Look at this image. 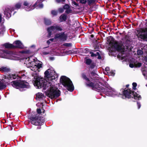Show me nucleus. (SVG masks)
Instances as JSON below:
<instances>
[{
    "instance_id": "412c9836",
    "label": "nucleus",
    "mask_w": 147,
    "mask_h": 147,
    "mask_svg": "<svg viewBox=\"0 0 147 147\" xmlns=\"http://www.w3.org/2000/svg\"><path fill=\"white\" fill-rule=\"evenodd\" d=\"M67 16L65 13L62 14L59 17V21L60 22L65 21L67 19Z\"/></svg>"
},
{
    "instance_id": "9d476101",
    "label": "nucleus",
    "mask_w": 147,
    "mask_h": 147,
    "mask_svg": "<svg viewBox=\"0 0 147 147\" xmlns=\"http://www.w3.org/2000/svg\"><path fill=\"white\" fill-rule=\"evenodd\" d=\"M136 34L137 37L141 40L147 41V28L145 29H140L136 30Z\"/></svg>"
},
{
    "instance_id": "0eeeda50",
    "label": "nucleus",
    "mask_w": 147,
    "mask_h": 147,
    "mask_svg": "<svg viewBox=\"0 0 147 147\" xmlns=\"http://www.w3.org/2000/svg\"><path fill=\"white\" fill-rule=\"evenodd\" d=\"M22 4L21 2L17 3L15 7H8L5 8L4 11V14L7 18H9L11 16V13L15 9H18L20 8Z\"/></svg>"
},
{
    "instance_id": "6e6552de",
    "label": "nucleus",
    "mask_w": 147,
    "mask_h": 147,
    "mask_svg": "<svg viewBox=\"0 0 147 147\" xmlns=\"http://www.w3.org/2000/svg\"><path fill=\"white\" fill-rule=\"evenodd\" d=\"M63 30V28L61 25L55 24L53 26L48 27L47 31L48 33L47 36L49 38L52 35V32L55 33L58 31H61Z\"/></svg>"
},
{
    "instance_id": "a878e982",
    "label": "nucleus",
    "mask_w": 147,
    "mask_h": 147,
    "mask_svg": "<svg viewBox=\"0 0 147 147\" xmlns=\"http://www.w3.org/2000/svg\"><path fill=\"white\" fill-rule=\"evenodd\" d=\"M5 31V28L4 26H3L0 29V36L3 35L4 32Z\"/></svg>"
},
{
    "instance_id": "f03ea898",
    "label": "nucleus",
    "mask_w": 147,
    "mask_h": 147,
    "mask_svg": "<svg viewBox=\"0 0 147 147\" xmlns=\"http://www.w3.org/2000/svg\"><path fill=\"white\" fill-rule=\"evenodd\" d=\"M82 76L86 82L87 86L91 87L92 89L98 92H104L109 96L114 97L118 95V93L114 88L110 86L104 87L102 86H104L105 84L104 80L102 78L96 77L95 79L91 78L90 80L84 74H83Z\"/></svg>"
},
{
    "instance_id": "dca6fc26",
    "label": "nucleus",
    "mask_w": 147,
    "mask_h": 147,
    "mask_svg": "<svg viewBox=\"0 0 147 147\" xmlns=\"http://www.w3.org/2000/svg\"><path fill=\"white\" fill-rule=\"evenodd\" d=\"M64 9L66 10L65 13L67 14L72 13L73 11L70 7V6L68 4H66L63 6Z\"/></svg>"
},
{
    "instance_id": "72a5a7b5",
    "label": "nucleus",
    "mask_w": 147,
    "mask_h": 147,
    "mask_svg": "<svg viewBox=\"0 0 147 147\" xmlns=\"http://www.w3.org/2000/svg\"><path fill=\"white\" fill-rule=\"evenodd\" d=\"M133 88L135 90L136 89V87L137 86V84L136 83L134 82L132 84Z\"/></svg>"
},
{
    "instance_id": "f3484780",
    "label": "nucleus",
    "mask_w": 147,
    "mask_h": 147,
    "mask_svg": "<svg viewBox=\"0 0 147 147\" xmlns=\"http://www.w3.org/2000/svg\"><path fill=\"white\" fill-rule=\"evenodd\" d=\"M44 0H38L36 3L34 4V6L36 5L37 8H42L43 7V5L42 3Z\"/></svg>"
},
{
    "instance_id": "9b49d317",
    "label": "nucleus",
    "mask_w": 147,
    "mask_h": 147,
    "mask_svg": "<svg viewBox=\"0 0 147 147\" xmlns=\"http://www.w3.org/2000/svg\"><path fill=\"white\" fill-rule=\"evenodd\" d=\"M67 35L64 32H62L57 33L55 34L54 37L55 39L58 38L62 41H65L67 38Z\"/></svg>"
},
{
    "instance_id": "f704fd0d",
    "label": "nucleus",
    "mask_w": 147,
    "mask_h": 147,
    "mask_svg": "<svg viewBox=\"0 0 147 147\" xmlns=\"http://www.w3.org/2000/svg\"><path fill=\"white\" fill-rule=\"evenodd\" d=\"M64 9L63 7V8H60L59 9V11L60 13H62L64 11Z\"/></svg>"
},
{
    "instance_id": "1a4fd4ad",
    "label": "nucleus",
    "mask_w": 147,
    "mask_h": 147,
    "mask_svg": "<svg viewBox=\"0 0 147 147\" xmlns=\"http://www.w3.org/2000/svg\"><path fill=\"white\" fill-rule=\"evenodd\" d=\"M11 53L7 50H0V57L3 58L18 60V58L11 55Z\"/></svg>"
},
{
    "instance_id": "e433bc0d",
    "label": "nucleus",
    "mask_w": 147,
    "mask_h": 147,
    "mask_svg": "<svg viewBox=\"0 0 147 147\" xmlns=\"http://www.w3.org/2000/svg\"><path fill=\"white\" fill-rule=\"evenodd\" d=\"M105 71L107 72V73L108 74L109 73V68L108 67H106L105 68Z\"/></svg>"
},
{
    "instance_id": "393cba45",
    "label": "nucleus",
    "mask_w": 147,
    "mask_h": 147,
    "mask_svg": "<svg viewBox=\"0 0 147 147\" xmlns=\"http://www.w3.org/2000/svg\"><path fill=\"white\" fill-rule=\"evenodd\" d=\"M3 46L6 48H14L13 44L6 43L3 45Z\"/></svg>"
},
{
    "instance_id": "09e8293b",
    "label": "nucleus",
    "mask_w": 147,
    "mask_h": 147,
    "mask_svg": "<svg viewBox=\"0 0 147 147\" xmlns=\"http://www.w3.org/2000/svg\"><path fill=\"white\" fill-rule=\"evenodd\" d=\"M34 47V45H32V46H31V47Z\"/></svg>"
},
{
    "instance_id": "4c0bfd02",
    "label": "nucleus",
    "mask_w": 147,
    "mask_h": 147,
    "mask_svg": "<svg viewBox=\"0 0 147 147\" xmlns=\"http://www.w3.org/2000/svg\"><path fill=\"white\" fill-rule=\"evenodd\" d=\"M129 67L131 68H133L134 67H135V63L134 64H133L132 63H130L129 64Z\"/></svg>"
},
{
    "instance_id": "ddd939ff",
    "label": "nucleus",
    "mask_w": 147,
    "mask_h": 147,
    "mask_svg": "<svg viewBox=\"0 0 147 147\" xmlns=\"http://www.w3.org/2000/svg\"><path fill=\"white\" fill-rule=\"evenodd\" d=\"M23 5L25 6L24 8L25 9V10L27 11H31L34 9L35 7H37L36 5L34 6V4L32 6L30 5V6L29 7L28 5L29 4L28 2L26 1L24 2Z\"/></svg>"
},
{
    "instance_id": "bb28decb",
    "label": "nucleus",
    "mask_w": 147,
    "mask_h": 147,
    "mask_svg": "<svg viewBox=\"0 0 147 147\" xmlns=\"http://www.w3.org/2000/svg\"><path fill=\"white\" fill-rule=\"evenodd\" d=\"M96 0H87V3L88 5H90L91 4L95 3Z\"/></svg>"
},
{
    "instance_id": "473e14b6",
    "label": "nucleus",
    "mask_w": 147,
    "mask_h": 147,
    "mask_svg": "<svg viewBox=\"0 0 147 147\" xmlns=\"http://www.w3.org/2000/svg\"><path fill=\"white\" fill-rule=\"evenodd\" d=\"M63 45L67 47H71V44L70 43H65L63 44Z\"/></svg>"
},
{
    "instance_id": "de8ad7c7",
    "label": "nucleus",
    "mask_w": 147,
    "mask_h": 147,
    "mask_svg": "<svg viewBox=\"0 0 147 147\" xmlns=\"http://www.w3.org/2000/svg\"><path fill=\"white\" fill-rule=\"evenodd\" d=\"M37 128L38 129H40L41 128V127H40V126L38 127H37Z\"/></svg>"
},
{
    "instance_id": "8fccbe9b",
    "label": "nucleus",
    "mask_w": 147,
    "mask_h": 147,
    "mask_svg": "<svg viewBox=\"0 0 147 147\" xmlns=\"http://www.w3.org/2000/svg\"><path fill=\"white\" fill-rule=\"evenodd\" d=\"M129 86V85H126L127 87V86Z\"/></svg>"
},
{
    "instance_id": "4468645a",
    "label": "nucleus",
    "mask_w": 147,
    "mask_h": 147,
    "mask_svg": "<svg viewBox=\"0 0 147 147\" xmlns=\"http://www.w3.org/2000/svg\"><path fill=\"white\" fill-rule=\"evenodd\" d=\"M13 48H18L20 49H23L24 46L22 42L19 40L15 41L13 43Z\"/></svg>"
},
{
    "instance_id": "f257e3e1",
    "label": "nucleus",
    "mask_w": 147,
    "mask_h": 147,
    "mask_svg": "<svg viewBox=\"0 0 147 147\" xmlns=\"http://www.w3.org/2000/svg\"><path fill=\"white\" fill-rule=\"evenodd\" d=\"M20 52L24 55L28 56L24 58V64L27 67L34 72L32 74V81L35 87L37 88H42L44 90H47L46 94L51 99L57 98L61 94L60 91L55 85L53 80H56L58 77L57 74L52 69H48L45 72V79L39 76L37 72L42 67V63L38 60L33 55L29 56L30 53L29 50H23Z\"/></svg>"
},
{
    "instance_id": "39448f33",
    "label": "nucleus",
    "mask_w": 147,
    "mask_h": 147,
    "mask_svg": "<svg viewBox=\"0 0 147 147\" xmlns=\"http://www.w3.org/2000/svg\"><path fill=\"white\" fill-rule=\"evenodd\" d=\"M122 94L125 98H132L136 100H140L141 98V96L138 94L130 89L125 88V89L122 90Z\"/></svg>"
},
{
    "instance_id": "2eb2a0df",
    "label": "nucleus",
    "mask_w": 147,
    "mask_h": 147,
    "mask_svg": "<svg viewBox=\"0 0 147 147\" xmlns=\"http://www.w3.org/2000/svg\"><path fill=\"white\" fill-rule=\"evenodd\" d=\"M85 60L86 64L87 65H90V68H93L94 67L95 65L94 63H92V61L90 59L86 57L85 58Z\"/></svg>"
},
{
    "instance_id": "7c9ffc66",
    "label": "nucleus",
    "mask_w": 147,
    "mask_h": 147,
    "mask_svg": "<svg viewBox=\"0 0 147 147\" xmlns=\"http://www.w3.org/2000/svg\"><path fill=\"white\" fill-rule=\"evenodd\" d=\"M80 2L82 4H85L87 2V0H79Z\"/></svg>"
},
{
    "instance_id": "cd10ccee",
    "label": "nucleus",
    "mask_w": 147,
    "mask_h": 147,
    "mask_svg": "<svg viewBox=\"0 0 147 147\" xmlns=\"http://www.w3.org/2000/svg\"><path fill=\"white\" fill-rule=\"evenodd\" d=\"M135 65L136 67H140L142 65V63L140 62H137L135 63Z\"/></svg>"
},
{
    "instance_id": "c756f323",
    "label": "nucleus",
    "mask_w": 147,
    "mask_h": 147,
    "mask_svg": "<svg viewBox=\"0 0 147 147\" xmlns=\"http://www.w3.org/2000/svg\"><path fill=\"white\" fill-rule=\"evenodd\" d=\"M54 39H55L54 38H51V39H49V40H48L47 41V43L48 45H49L51 43V42H53Z\"/></svg>"
},
{
    "instance_id": "aec40b11",
    "label": "nucleus",
    "mask_w": 147,
    "mask_h": 147,
    "mask_svg": "<svg viewBox=\"0 0 147 147\" xmlns=\"http://www.w3.org/2000/svg\"><path fill=\"white\" fill-rule=\"evenodd\" d=\"M10 69L5 66H2L0 68V71L2 72H8L10 71Z\"/></svg>"
},
{
    "instance_id": "a18cd8bd",
    "label": "nucleus",
    "mask_w": 147,
    "mask_h": 147,
    "mask_svg": "<svg viewBox=\"0 0 147 147\" xmlns=\"http://www.w3.org/2000/svg\"><path fill=\"white\" fill-rule=\"evenodd\" d=\"M144 60L147 62V55L145 57Z\"/></svg>"
},
{
    "instance_id": "7ed1b4c3",
    "label": "nucleus",
    "mask_w": 147,
    "mask_h": 147,
    "mask_svg": "<svg viewBox=\"0 0 147 147\" xmlns=\"http://www.w3.org/2000/svg\"><path fill=\"white\" fill-rule=\"evenodd\" d=\"M26 73L24 70L19 71L18 74L16 75L15 74H9L7 77L9 80L15 79L17 78V79H19L17 80L13 81L11 82V85L15 88L17 89H20L21 91H22V88H30V86L29 83L25 81L20 80V78H24L26 77ZM5 79L6 78V76L3 77Z\"/></svg>"
},
{
    "instance_id": "20e7f679",
    "label": "nucleus",
    "mask_w": 147,
    "mask_h": 147,
    "mask_svg": "<svg viewBox=\"0 0 147 147\" xmlns=\"http://www.w3.org/2000/svg\"><path fill=\"white\" fill-rule=\"evenodd\" d=\"M108 41L109 44H111L115 49L118 51L121 52H124L126 51L128 49L127 46H124L122 43H118L115 42L114 41V38L111 36H110L108 38Z\"/></svg>"
},
{
    "instance_id": "37998d69",
    "label": "nucleus",
    "mask_w": 147,
    "mask_h": 147,
    "mask_svg": "<svg viewBox=\"0 0 147 147\" xmlns=\"http://www.w3.org/2000/svg\"><path fill=\"white\" fill-rule=\"evenodd\" d=\"M2 15L1 13H0V23L2 22Z\"/></svg>"
},
{
    "instance_id": "c03bdc74",
    "label": "nucleus",
    "mask_w": 147,
    "mask_h": 147,
    "mask_svg": "<svg viewBox=\"0 0 147 147\" xmlns=\"http://www.w3.org/2000/svg\"><path fill=\"white\" fill-rule=\"evenodd\" d=\"M49 53L48 52H44L43 53V54L44 55H47Z\"/></svg>"
},
{
    "instance_id": "423d86ee",
    "label": "nucleus",
    "mask_w": 147,
    "mask_h": 147,
    "mask_svg": "<svg viewBox=\"0 0 147 147\" xmlns=\"http://www.w3.org/2000/svg\"><path fill=\"white\" fill-rule=\"evenodd\" d=\"M60 82L68 91L72 92L74 90V86L72 82L68 78L65 76H61Z\"/></svg>"
},
{
    "instance_id": "5701e85b",
    "label": "nucleus",
    "mask_w": 147,
    "mask_h": 147,
    "mask_svg": "<svg viewBox=\"0 0 147 147\" xmlns=\"http://www.w3.org/2000/svg\"><path fill=\"white\" fill-rule=\"evenodd\" d=\"M44 97L43 94L41 93H38L36 94V99L38 100H40L42 98Z\"/></svg>"
},
{
    "instance_id": "58836bf2",
    "label": "nucleus",
    "mask_w": 147,
    "mask_h": 147,
    "mask_svg": "<svg viewBox=\"0 0 147 147\" xmlns=\"http://www.w3.org/2000/svg\"><path fill=\"white\" fill-rule=\"evenodd\" d=\"M109 74H110V75L112 76H114L115 75V73L112 71H109Z\"/></svg>"
},
{
    "instance_id": "a211bd4d",
    "label": "nucleus",
    "mask_w": 147,
    "mask_h": 147,
    "mask_svg": "<svg viewBox=\"0 0 147 147\" xmlns=\"http://www.w3.org/2000/svg\"><path fill=\"white\" fill-rule=\"evenodd\" d=\"M5 82L4 80L0 79V90L3 89L6 87Z\"/></svg>"
},
{
    "instance_id": "f8f14e48",
    "label": "nucleus",
    "mask_w": 147,
    "mask_h": 147,
    "mask_svg": "<svg viewBox=\"0 0 147 147\" xmlns=\"http://www.w3.org/2000/svg\"><path fill=\"white\" fill-rule=\"evenodd\" d=\"M30 119L31 123L36 125H41L43 122L40 121V119H39L38 117L36 116L34 117H30Z\"/></svg>"
},
{
    "instance_id": "ea45409f",
    "label": "nucleus",
    "mask_w": 147,
    "mask_h": 147,
    "mask_svg": "<svg viewBox=\"0 0 147 147\" xmlns=\"http://www.w3.org/2000/svg\"><path fill=\"white\" fill-rule=\"evenodd\" d=\"M56 1L58 3L62 2L63 3L64 2L65 0H56Z\"/></svg>"
},
{
    "instance_id": "4be33fe9",
    "label": "nucleus",
    "mask_w": 147,
    "mask_h": 147,
    "mask_svg": "<svg viewBox=\"0 0 147 147\" xmlns=\"http://www.w3.org/2000/svg\"><path fill=\"white\" fill-rule=\"evenodd\" d=\"M141 71H142V74L144 76V78L147 80V71L146 68H142Z\"/></svg>"
},
{
    "instance_id": "6ab92c4d",
    "label": "nucleus",
    "mask_w": 147,
    "mask_h": 147,
    "mask_svg": "<svg viewBox=\"0 0 147 147\" xmlns=\"http://www.w3.org/2000/svg\"><path fill=\"white\" fill-rule=\"evenodd\" d=\"M91 56L92 57H97L98 59H101V56L100 55V54L98 52H97L95 53L92 52H90Z\"/></svg>"
},
{
    "instance_id": "79ce46f5",
    "label": "nucleus",
    "mask_w": 147,
    "mask_h": 147,
    "mask_svg": "<svg viewBox=\"0 0 147 147\" xmlns=\"http://www.w3.org/2000/svg\"><path fill=\"white\" fill-rule=\"evenodd\" d=\"M37 112L38 113H41V110L40 109H37Z\"/></svg>"
},
{
    "instance_id": "c9c22d12",
    "label": "nucleus",
    "mask_w": 147,
    "mask_h": 147,
    "mask_svg": "<svg viewBox=\"0 0 147 147\" xmlns=\"http://www.w3.org/2000/svg\"><path fill=\"white\" fill-rule=\"evenodd\" d=\"M72 5L73 6H74V5L78 6V4L77 3H76V2H75L74 1H72Z\"/></svg>"
},
{
    "instance_id": "49530a36",
    "label": "nucleus",
    "mask_w": 147,
    "mask_h": 147,
    "mask_svg": "<svg viewBox=\"0 0 147 147\" xmlns=\"http://www.w3.org/2000/svg\"><path fill=\"white\" fill-rule=\"evenodd\" d=\"M50 59L51 60H53L54 59V58L53 57H50Z\"/></svg>"
},
{
    "instance_id": "a19ab883",
    "label": "nucleus",
    "mask_w": 147,
    "mask_h": 147,
    "mask_svg": "<svg viewBox=\"0 0 147 147\" xmlns=\"http://www.w3.org/2000/svg\"><path fill=\"white\" fill-rule=\"evenodd\" d=\"M137 106L138 107V109H139L140 108V107H141V104H140L139 102H137Z\"/></svg>"
},
{
    "instance_id": "c85d7f7f",
    "label": "nucleus",
    "mask_w": 147,
    "mask_h": 147,
    "mask_svg": "<svg viewBox=\"0 0 147 147\" xmlns=\"http://www.w3.org/2000/svg\"><path fill=\"white\" fill-rule=\"evenodd\" d=\"M137 53L138 55H141L143 54V52L141 50H138L137 51Z\"/></svg>"
},
{
    "instance_id": "2f4dec72",
    "label": "nucleus",
    "mask_w": 147,
    "mask_h": 147,
    "mask_svg": "<svg viewBox=\"0 0 147 147\" xmlns=\"http://www.w3.org/2000/svg\"><path fill=\"white\" fill-rule=\"evenodd\" d=\"M51 13L54 16H55L57 15V12L55 10H52L51 11Z\"/></svg>"
},
{
    "instance_id": "b1692460",
    "label": "nucleus",
    "mask_w": 147,
    "mask_h": 147,
    "mask_svg": "<svg viewBox=\"0 0 147 147\" xmlns=\"http://www.w3.org/2000/svg\"><path fill=\"white\" fill-rule=\"evenodd\" d=\"M45 24L47 25H49L51 24V21L50 19L45 18L44 19Z\"/></svg>"
}]
</instances>
